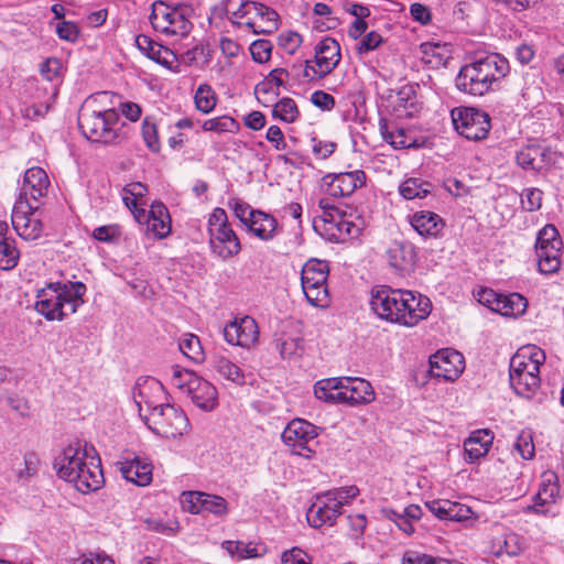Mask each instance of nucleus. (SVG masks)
Segmentation results:
<instances>
[{
    "mask_svg": "<svg viewBox=\"0 0 564 564\" xmlns=\"http://www.w3.org/2000/svg\"><path fill=\"white\" fill-rule=\"evenodd\" d=\"M370 305L379 318L405 327L416 326L427 318L432 311V303L427 296L386 285L371 291Z\"/></svg>",
    "mask_w": 564,
    "mask_h": 564,
    "instance_id": "obj_1",
    "label": "nucleus"
},
{
    "mask_svg": "<svg viewBox=\"0 0 564 564\" xmlns=\"http://www.w3.org/2000/svg\"><path fill=\"white\" fill-rule=\"evenodd\" d=\"M57 476L74 484L75 488L88 494L105 484L100 458L93 446L76 441L67 445L54 459Z\"/></svg>",
    "mask_w": 564,
    "mask_h": 564,
    "instance_id": "obj_2",
    "label": "nucleus"
},
{
    "mask_svg": "<svg viewBox=\"0 0 564 564\" xmlns=\"http://www.w3.org/2000/svg\"><path fill=\"white\" fill-rule=\"evenodd\" d=\"M510 72L509 61L498 53L477 56L460 67L456 88L470 96H484L497 87Z\"/></svg>",
    "mask_w": 564,
    "mask_h": 564,
    "instance_id": "obj_3",
    "label": "nucleus"
},
{
    "mask_svg": "<svg viewBox=\"0 0 564 564\" xmlns=\"http://www.w3.org/2000/svg\"><path fill=\"white\" fill-rule=\"evenodd\" d=\"M86 290V285L79 281L50 283L37 292L35 310L47 321H63L84 304Z\"/></svg>",
    "mask_w": 564,
    "mask_h": 564,
    "instance_id": "obj_4",
    "label": "nucleus"
},
{
    "mask_svg": "<svg viewBox=\"0 0 564 564\" xmlns=\"http://www.w3.org/2000/svg\"><path fill=\"white\" fill-rule=\"evenodd\" d=\"M544 351L534 346L520 348L510 360V384L517 394L529 398L540 387V367Z\"/></svg>",
    "mask_w": 564,
    "mask_h": 564,
    "instance_id": "obj_5",
    "label": "nucleus"
},
{
    "mask_svg": "<svg viewBox=\"0 0 564 564\" xmlns=\"http://www.w3.org/2000/svg\"><path fill=\"white\" fill-rule=\"evenodd\" d=\"M359 495L356 486L339 487L315 497L306 512V519L311 527H332L341 514V509Z\"/></svg>",
    "mask_w": 564,
    "mask_h": 564,
    "instance_id": "obj_6",
    "label": "nucleus"
},
{
    "mask_svg": "<svg viewBox=\"0 0 564 564\" xmlns=\"http://www.w3.org/2000/svg\"><path fill=\"white\" fill-rule=\"evenodd\" d=\"M539 271L553 274L561 268L562 240L553 225H545L538 234L535 243Z\"/></svg>",
    "mask_w": 564,
    "mask_h": 564,
    "instance_id": "obj_7",
    "label": "nucleus"
},
{
    "mask_svg": "<svg viewBox=\"0 0 564 564\" xmlns=\"http://www.w3.org/2000/svg\"><path fill=\"white\" fill-rule=\"evenodd\" d=\"M455 130L467 140L479 141L487 137L490 130V117L480 109L459 107L452 110Z\"/></svg>",
    "mask_w": 564,
    "mask_h": 564,
    "instance_id": "obj_8",
    "label": "nucleus"
},
{
    "mask_svg": "<svg viewBox=\"0 0 564 564\" xmlns=\"http://www.w3.org/2000/svg\"><path fill=\"white\" fill-rule=\"evenodd\" d=\"M341 58L340 45L333 37H324L315 46V65L311 61H305L303 76L307 80H314L330 74L339 64Z\"/></svg>",
    "mask_w": 564,
    "mask_h": 564,
    "instance_id": "obj_9",
    "label": "nucleus"
},
{
    "mask_svg": "<svg viewBox=\"0 0 564 564\" xmlns=\"http://www.w3.org/2000/svg\"><path fill=\"white\" fill-rule=\"evenodd\" d=\"M144 422L154 433L167 438L183 435L188 427L185 413L171 404L161 405L152 416L144 415Z\"/></svg>",
    "mask_w": 564,
    "mask_h": 564,
    "instance_id": "obj_10",
    "label": "nucleus"
},
{
    "mask_svg": "<svg viewBox=\"0 0 564 564\" xmlns=\"http://www.w3.org/2000/svg\"><path fill=\"white\" fill-rule=\"evenodd\" d=\"M317 427L303 419L292 420L282 432V441L299 456L310 457L315 452Z\"/></svg>",
    "mask_w": 564,
    "mask_h": 564,
    "instance_id": "obj_11",
    "label": "nucleus"
},
{
    "mask_svg": "<svg viewBox=\"0 0 564 564\" xmlns=\"http://www.w3.org/2000/svg\"><path fill=\"white\" fill-rule=\"evenodd\" d=\"M11 221L17 234L24 240H36L43 231V224L40 218L37 206H33L30 200L17 198Z\"/></svg>",
    "mask_w": 564,
    "mask_h": 564,
    "instance_id": "obj_12",
    "label": "nucleus"
},
{
    "mask_svg": "<svg viewBox=\"0 0 564 564\" xmlns=\"http://www.w3.org/2000/svg\"><path fill=\"white\" fill-rule=\"evenodd\" d=\"M150 21L155 30L165 34L184 36L189 32L191 23L183 13L163 2L153 4Z\"/></svg>",
    "mask_w": 564,
    "mask_h": 564,
    "instance_id": "obj_13",
    "label": "nucleus"
},
{
    "mask_svg": "<svg viewBox=\"0 0 564 564\" xmlns=\"http://www.w3.org/2000/svg\"><path fill=\"white\" fill-rule=\"evenodd\" d=\"M214 223L219 224L214 239V253L223 260L234 258L241 251V243L227 223V214L223 208H214Z\"/></svg>",
    "mask_w": 564,
    "mask_h": 564,
    "instance_id": "obj_14",
    "label": "nucleus"
},
{
    "mask_svg": "<svg viewBox=\"0 0 564 564\" xmlns=\"http://www.w3.org/2000/svg\"><path fill=\"white\" fill-rule=\"evenodd\" d=\"M102 124H117V111L115 109L97 110L86 105L79 112L78 126L83 134L93 142H98L102 135Z\"/></svg>",
    "mask_w": 564,
    "mask_h": 564,
    "instance_id": "obj_15",
    "label": "nucleus"
},
{
    "mask_svg": "<svg viewBox=\"0 0 564 564\" xmlns=\"http://www.w3.org/2000/svg\"><path fill=\"white\" fill-rule=\"evenodd\" d=\"M223 335L229 345L250 348L258 341L259 328L256 319L247 315L226 324Z\"/></svg>",
    "mask_w": 564,
    "mask_h": 564,
    "instance_id": "obj_16",
    "label": "nucleus"
},
{
    "mask_svg": "<svg viewBox=\"0 0 564 564\" xmlns=\"http://www.w3.org/2000/svg\"><path fill=\"white\" fill-rule=\"evenodd\" d=\"M431 373L434 377L453 381L465 368L463 355L454 349H443L430 358Z\"/></svg>",
    "mask_w": 564,
    "mask_h": 564,
    "instance_id": "obj_17",
    "label": "nucleus"
},
{
    "mask_svg": "<svg viewBox=\"0 0 564 564\" xmlns=\"http://www.w3.org/2000/svg\"><path fill=\"white\" fill-rule=\"evenodd\" d=\"M133 217L139 224H145L148 230L158 239H163L171 232L169 210L162 203H153L150 210H133Z\"/></svg>",
    "mask_w": 564,
    "mask_h": 564,
    "instance_id": "obj_18",
    "label": "nucleus"
},
{
    "mask_svg": "<svg viewBox=\"0 0 564 564\" xmlns=\"http://www.w3.org/2000/svg\"><path fill=\"white\" fill-rule=\"evenodd\" d=\"M366 174L361 170L327 174L323 177V186L328 195L333 197H346L365 184Z\"/></svg>",
    "mask_w": 564,
    "mask_h": 564,
    "instance_id": "obj_19",
    "label": "nucleus"
},
{
    "mask_svg": "<svg viewBox=\"0 0 564 564\" xmlns=\"http://www.w3.org/2000/svg\"><path fill=\"white\" fill-rule=\"evenodd\" d=\"M516 161L524 170L540 172L556 162V152L546 147L530 144L517 152Z\"/></svg>",
    "mask_w": 564,
    "mask_h": 564,
    "instance_id": "obj_20",
    "label": "nucleus"
},
{
    "mask_svg": "<svg viewBox=\"0 0 564 564\" xmlns=\"http://www.w3.org/2000/svg\"><path fill=\"white\" fill-rule=\"evenodd\" d=\"M280 15L278 12L261 3L254 1L251 7V15L243 21V28L250 30L253 34H270L278 30Z\"/></svg>",
    "mask_w": 564,
    "mask_h": 564,
    "instance_id": "obj_21",
    "label": "nucleus"
},
{
    "mask_svg": "<svg viewBox=\"0 0 564 564\" xmlns=\"http://www.w3.org/2000/svg\"><path fill=\"white\" fill-rule=\"evenodd\" d=\"M387 260L399 274H408L414 270L416 252L408 241H393L387 250Z\"/></svg>",
    "mask_w": 564,
    "mask_h": 564,
    "instance_id": "obj_22",
    "label": "nucleus"
},
{
    "mask_svg": "<svg viewBox=\"0 0 564 564\" xmlns=\"http://www.w3.org/2000/svg\"><path fill=\"white\" fill-rule=\"evenodd\" d=\"M116 465L121 476L137 486H147L152 480V465L145 458L134 456L120 460Z\"/></svg>",
    "mask_w": 564,
    "mask_h": 564,
    "instance_id": "obj_23",
    "label": "nucleus"
},
{
    "mask_svg": "<svg viewBox=\"0 0 564 564\" xmlns=\"http://www.w3.org/2000/svg\"><path fill=\"white\" fill-rule=\"evenodd\" d=\"M162 384L154 379H138L133 388V400L139 409L141 419L144 421V415L152 416V412L161 409L162 403H156L150 392L161 391Z\"/></svg>",
    "mask_w": 564,
    "mask_h": 564,
    "instance_id": "obj_24",
    "label": "nucleus"
},
{
    "mask_svg": "<svg viewBox=\"0 0 564 564\" xmlns=\"http://www.w3.org/2000/svg\"><path fill=\"white\" fill-rule=\"evenodd\" d=\"M343 403L367 404L375 400L371 384L361 378H343Z\"/></svg>",
    "mask_w": 564,
    "mask_h": 564,
    "instance_id": "obj_25",
    "label": "nucleus"
},
{
    "mask_svg": "<svg viewBox=\"0 0 564 564\" xmlns=\"http://www.w3.org/2000/svg\"><path fill=\"white\" fill-rule=\"evenodd\" d=\"M248 231L262 241L273 240L282 230L274 216L262 210L250 214Z\"/></svg>",
    "mask_w": 564,
    "mask_h": 564,
    "instance_id": "obj_26",
    "label": "nucleus"
},
{
    "mask_svg": "<svg viewBox=\"0 0 564 564\" xmlns=\"http://www.w3.org/2000/svg\"><path fill=\"white\" fill-rule=\"evenodd\" d=\"M381 513L383 518L392 521L406 535L415 532L414 522L421 520L423 516L422 508L419 505H409L402 511L383 508Z\"/></svg>",
    "mask_w": 564,
    "mask_h": 564,
    "instance_id": "obj_27",
    "label": "nucleus"
},
{
    "mask_svg": "<svg viewBox=\"0 0 564 564\" xmlns=\"http://www.w3.org/2000/svg\"><path fill=\"white\" fill-rule=\"evenodd\" d=\"M48 183V177L43 169L31 167L24 173L23 186L18 198L24 197L29 200V197H31L37 200L46 194Z\"/></svg>",
    "mask_w": 564,
    "mask_h": 564,
    "instance_id": "obj_28",
    "label": "nucleus"
},
{
    "mask_svg": "<svg viewBox=\"0 0 564 564\" xmlns=\"http://www.w3.org/2000/svg\"><path fill=\"white\" fill-rule=\"evenodd\" d=\"M410 224L420 236L425 238L438 237L445 226L442 217L430 210L414 213L410 217Z\"/></svg>",
    "mask_w": 564,
    "mask_h": 564,
    "instance_id": "obj_29",
    "label": "nucleus"
},
{
    "mask_svg": "<svg viewBox=\"0 0 564 564\" xmlns=\"http://www.w3.org/2000/svg\"><path fill=\"white\" fill-rule=\"evenodd\" d=\"M319 207L323 209V220L336 228L339 236L356 237L358 235L359 227L348 220L339 208L328 205L324 199L319 200Z\"/></svg>",
    "mask_w": 564,
    "mask_h": 564,
    "instance_id": "obj_30",
    "label": "nucleus"
},
{
    "mask_svg": "<svg viewBox=\"0 0 564 564\" xmlns=\"http://www.w3.org/2000/svg\"><path fill=\"white\" fill-rule=\"evenodd\" d=\"M253 3L254 1L224 0L214 7V17L227 18L231 23L243 26V21L241 20L250 18Z\"/></svg>",
    "mask_w": 564,
    "mask_h": 564,
    "instance_id": "obj_31",
    "label": "nucleus"
},
{
    "mask_svg": "<svg viewBox=\"0 0 564 564\" xmlns=\"http://www.w3.org/2000/svg\"><path fill=\"white\" fill-rule=\"evenodd\" d=\"M421 61L432 69L445 67L452 58V52L445 43L425 42L420 45Z\"/></svg>",
    "mask_w": 564,
    "mask_h": 564,
    "instance_id": "obj_32",
    "label": "nucleus"
},
{
    "mask_svg": "<svg viewBox=\"0 0 564 564\" xmlns=\"http://www.w3.org/2000/svg\"><path fill=\"white\" fill-rule=\"evenodd\" d=\"M494 441V434L489 430H477L471 432L464 442V451L467 459L474 462L485 456Z\"/></svg>",
    "mask_w": 564,
    "mask_h": 564,
    "instance_id": "obj_33",
    "label": "nucleus"
},
{
    "mask_svg": "<svg viewBox=\"0 0 564 564\" xmlns=\"http://www.w3.org/2000/svg\"><path fill=\"white\" fill-rule=\"evenodd\" d=\"M380 132L386 142L393 149L401 150L414 147L415 140L403 128L386 120H380Z\"/></svg>",
    "mask_w": 564,
    "mask_h": 564,
    "instance_id": "obj_34",
    "label": "nucleus"
},
{
    "mask_svg": "<svg viewBox=\"0 0 564 564\" xmlns=\"http://www.w3.org/2000/svg\"><path fill=\"white\" fill-rule=\"evenodd\" d=\"M8 225L0 221V269L10 270L18 264L19 251L15 241L7 237Z\"/></svg>",
    "mask_w": 564,
    "mask_h": 564,
    "instance_id": "obj_35",
    "label": "nucleus"
},
{
    "mask_svg": "<svg viewBox=\"0 0 564 564\" xmlns=\"http://www.w3.org/2000/svg\"><path fill=\"white\" fill-rule=\"evenodd\" d=\"M135 45L148 58L162 65L169 64V56L173 55L167 47L154 42L151 37L144 34L135 36Z\"/></svg>",
    "mask_w": 564,
    "mask_h": 564,
    "instance_id": "obj_36",
    "label": "nucleus"
},
{
    "mask_svg": "<svg viewBox=\"0 0 564 564\" xmlns=\"http://www.w3.org/2000/svg\"><path fill=\"white\" fill-rule=\"evenodd\" d=\"M210 383L198 377L196 373L189 384L187 394L191 397L193 403L200 410L208 412L212 410V392Z\"/></svg>",
    "mask_w": 564,
    "mask_h": 564,
    "instance_id": "obj_37",
    "label": "nucleus"
},
{
    "mask_svg": "<svg viewBox=\"0 0 564 564\" xmlns=\"http://www.w3.org/2000/svg\"><path fill=\"white\" fill-rule=\"evenodd\" d=\"M314 394L318 400L343 403V378H328L314 384Z\"/></svg>",
    "mask_w": 564,
    "mask_h": 564,
    "instance_id": "obj_38",
    "label": "nucleus"
},
{
    "mask_svg": "<svg viewBox=\"0 0 564 564\" xmlns=\"http://www.w3.org/2000/svg\"><path fill=\"white\" fill-rule=\"evenodd\" d=\"M558 494L560 488L556 474L553 471L543 473L539 491L535 495V507H543L555 502Z\"/></svg>",
    "mask_w": 564,
    "mask_h": 564,
    "instance_id": "obj_39",
    "label": "nucleus"
},
{
    "mask_svg": "<svg viewBox=\"0 0 564 564\" xmlns=\"http://www.w3.org/2000/svg\"><path fill=\"white\" fill-rule=\"evenodd\" d=\"M326 282L327 281H312L302 284L303 293L311 305L319 308L329 306L330 299Z\"/></svg>",
    "mask_w": 564,
    "mask_h": 564,
    "instance_id": "obj_40",
    "label": "nucleus"
},
{
    "mask_svg": "<svg viewBox=\"0 0 564 564\" xmlns=\"http://www.w3.org/2000/svg\"><path fill=\"white\" fill-rule=\"evenodd\" d=\"M181 506L186 512L194 514L212 511L209 495L202 491H185L181 495Z\"/></svg>",
    "mask_w": 564,
    "mask_h": 564,
    "instance_id": "obj_41",
    "label": "nucleus"
},
{
    "mask_svg": "<svg viewBox=\"0 0 564 564\" xmlns=\"http://www.w3.org/2000/svg\"><path fill=\"white\" fill-rule=\"evenodd\" d=\"M527 306V299L519 293L501 294L499 304H496L497 313L503 316L522 315Z\"/></svg>",
    "mask_w": 564,
    "mask_h": 564,
    "instance_id": "obj_42",
    "label": "nucleus"
},
{
    "mask_svg": "<svg viewBox=\"0 0 564 564\" xmlns=\"http://www.w3.org/2000/svg\"><path fill=\"white\" fill-rule=\"evenodd\" d=\"M491 551L496 556H501L503 554L509 556L518 555L521 551L519 536L512 532L496 536L492 540Z\"/></svg>",
    "mask_w": 564,
    "mask_h": 564,
    "instance_id": "obj_43",
    "label": "nucleus"
},
{
    "mask_svg": "<svg viewBox=\"0 0 564 564\" xmlns=\"http://www.w3.org/2000/svg\"><path fill=\"white\" fill-rule=\"evenodd\" d=\"M180 351L193 362L199 364L205 359V352L199 338L194 334H185L178 339Z\"/></svg>",
    "mask_w": 564,
    "mask_h": 564,
    "instance_id": "obj_44",
    "label": "nucleus"
},
{
    "mask_svg": "<svg viewBox=\"0 0 564 564\" xmlns=\"http://www.w3.org/2000/svg\"><path fill=\"white\" fill-rule=\"evenodd\" d=\"M147 192V186L140 182L130 183L123 188L122 200L132 214L133 210L143 209L140 206L145 205L143 198Z\"/></svg>",
    "mask_w": 564,
    "mask_h": 564,
    "instance_id": "obj_45",
    "label": "nucleus"
},
{
    "mask_svg": "<svg viewBox=\"0 0 564 564\" xmlns=\"http://www.w3.org/2000/svg\"><path fill=\"white\" fill-rule=\"evenodd\" d=\"M328 273L329 269L327 262L316 259L308 260L301 272V284L312 281H327Z\"/></svg>",
    "mask_w": 564,
    "mask_h": 564,
    "instance_id": "obj_46",
    "label": "nucleus"
},
{
    "mask_svg": "<svg viewBox=\"0 0 564 564\" xmlns=\"http://www.w3.org/2000/svg\"><path fill=\"white\" fill-rule=\"evenodd\" d=\"M431 183L422 182L419 178H409L399 187L400 194L405 199L424 198L431 193Z\"/></svg>",
    "mask_w": 564,
    "mask_h": 564,
    "instance_id": "obj_47",
    "label": "nucleus"
},
{
    "mask_svg": "<svg viewBox=\"0 0 564 564\" xmlns=\"http://www.w3.org/2000/svg\"><path fill=\"white\" fill-rule=\"evenodd\" d=\"M275 347L282 358H292L303 351V339L297 336L281 335L275 339Z\"/></svg>",
    "mask_w": 564,
    "mask_h": 564,
    "instance_id": "obj_48",
    "label": "nucleus"
},
{
    "mask_svg": "<svg viewBox=\"0 0 564 564\" xmlns=\"http://www.w3.org/2000/svg\"><path fill=\"white\" fill-rule=\"evenodd\" d=\"M273 116L284 122H294L299 116L295 101L292 98H282L273 108Z\"/></svg>",
    "mask_w": 564,
    "mask_h": 564,
    "instance_id": "obj_49",
    "label": "nucleus"
},
{
    "mask_svg": "<svg viewBox=\"0 0 564 564\" xmlns=\"http://www.w3.org/2000/svg\"><path fill=\"white\" fill-rule=\"evenodd\" d=\"M123 123L120 121L119 113L117 112V124H102V135L98 142L104 144H118L126 139L123 132Z\"/></svg>",
    "mask_w": 564,
    "mask_h": 564,
    "instance_id": "obj_50",
    "label": "nucleus"
},
{
    "mask_svg": "<svg viewBox=\"0 0 564 564\" xmlns=\"http://www.w3.org/2000/svg\"><path fill=\"white\" fill-rule=\"evenodd\" d=\"M513 449L523 458L531 459L534 456L535 448L533 444L532 433L530 431H521L513 444Z\"/></svg>",
    "mask_w": 564,
    "mask_h": 564,
    "instance_id": "obj_51",
    "label": "nucleus"
},
{
    "mask_svg": "<svg viewBox=\"0 0 564 564\" xmlns=\"http://www.w3.org/2000/svg\"><path fill=\"white\" fill-rule=\"evenodd\" d=\"M194 375L195 372L174 365L170 368V382L173 387L187 392Z\"/></svg>",
    "mask_w": 564,
    "mask_h": 564,
    "instance_id": "obj_52",
    "label": "nucleus"
},
{
    "mask_svg": "<svg viewBox=\"0 0 564 564\" xmlns=\"http://www.w3.org/2000/svg\"><path fill=\"white\" fill-rule=\"evenodd\" d=\"M142 137L145 142V145L152 152H159L161 149V144L159 141L158 129L156 126L150 121L149 118H145L142 123Z\"/></svg>",
    "mask_w": 564,
    "mask_h": 564,
    "instance_id": "obj_53",
    "label": "nucleus"
},
{
    "mask_svg": "<svg viewBox=\"0 0 564 564\" xmlns=\"http://www.w3.org/2000/svg\"><path fill=\"white\" fill-rule=\"evenodd\" d=\"M250 54L257 63H265L270 59L272 44L268 40H256L250 45Z\"/></svg>",
    "mask_w": 564,
    "mask_h": 564,
    "instance_id": "obj_54",
    "label": "nucleus"
},
{
    "mask_svg": "<svg viewBox=\"0 0 564 564\" xmlns=\"http://www.w3.org/2000/svg\"><path fill=\"white\" fill-rule=\"evenodd\" d=\"M121 236L118 225H106L94 229L91 237L100 242H117Z\"/></svg>",
    "mask_w": 564,
    "mask_h": 564,
    "instance_id": "obj_55",
    "label": "nucleus"
},
{
    "mask_svg": "<svg viewBox=\"0 0 564 564\" xmlns=\"http://www.w3.org/2000/svg\"><path fill=\"white\" fill-rule=\"evenodd\" d=\"M543 192L539 188L531 187L524 189L521 196V205L528 212H535L541 208Z\"/></svg>",
    "mask_w": 564,
    "mask_h": 564,
    "instance_id": "obj_56",
    "label": "nucleus"
},
{
    "mask_svg": "<svg viewBox=\"0 0 564 564\" xmlns=\"http://www.w3.org/2000/svg\"><path fill=\"white\" fill-rule=\"evenodd\" d=\"M217 371L226 379L236 382V383H243V375L241 373V370L238 366L235 364L226 360L220 359L217 362Z\"/></svg>",
    "mask_w": 564,
    "mask_h": 564,
    "instance_id": "obj_57",
    "label": "nucleus"
},
{
    "mask_svg": "<svg viewBox=\"0 0 564 564\" xmlns=\"http://www.w3.org/2000/svg\"><path fill=\"white\" fill-rule=\"evenodd\" d=\"M194 99L197 110L203 113L212 111V88L208 84H202L197 88Z\"/></svg>",
    "mask_w": 564,
    "mask_h": 564,
    "instance_id": "obj_58",
    "label": "nucleus"
},
{
    "mask_svg": "<svg viewBox=\"0 0 564 564\" xmlns=\"http://www.w3.org/2000/svg\"><path fill=\"white\" fill-rule=\"evenodd\" d=\"M302 44V36L293 31H285L279 35V46L286 53L294 54Z\"/></svg>",
    "mask_w": 564,
    "mask_h": 564,
    "instance_id": "obj_59",
    "label": "nucleus"
},
{
    "mask_svg": "<svg viewBox=\"0 0 564 564\" xmlns=\"http://www.w3.org/2000/svg\"><path fill=\"white\" fill-rule=\"evenodd\" d=\"M449 508L448 511V520L449 521H456V522H463L466 520H469L473 518L474 512L473 510L467 507L466 505H463L460 502L451 501V503H445Z\"/></svg>",
    "mask_w": 564,
    "mask_h": 564,
    "instance_id": "obj_60",
    "label": "nucleus"
},
{
    "mask_svg": "<svg viewBox=\"0 0 564 564\" xmlns=\"http://www.w3.org/2000/svg\"><path fill=\"white\" fill-rule=\"evenodd\" d=\"M144 523L147 530L165 535H174L178 529L176 521L163 522L160 519H147Z\"/></svg>",
    "mask_w": 564,
    "mask_h": 564,
    "instance_id": "obj_61",
    "label": "nucleus"
},
{
    "mask_svg": "<svg viewBox=\"0 0 564 564\" xmlns=\"http://www.w3.org/2000/svg\"><path fill=\"white\" fill-rule=\"evenodd\" d=\"M383 39L381 34H379L376 31H371L367 33L358 43L357 45V52L358 54L362 55L370 51L376 50L379 47V45L382 43Z\"/></svg>",
    "mask_w": 564,
    "mask_h": 564,
    "instance_id": "obj_62",
    "label": "nucleus"
},
{
    "mask_svg": "<svg viewBox=\"0 0 564 564\" xmlns=\"http://www.w3.org/2000/svg\"><path fill=\"white\" fill-rule=\"evenodd\" d=\"M282 564H311L310 555L300 547H292L282 554Z\"/></svg>",
    "mask_w": 564,
    "mask_h": 564,
    "instance_id": "obj_63",
    "label": "nucleus"
},
{
    "mask_svg": "<svg viewBox=\"0 0 564 564\" xmlns=\"http://www.w3.org/2000/svg\"><path fill=\"white\" fill-rule=\"evenodd\" d=\"M56 32L59 39L68 42H75L79 36L78 26L70 21H62L58 23L56 26Z\"/></svg>",
    "mask_w": 564,
    "mask_h": 564,
    "instance_id": "obj_64",
    "label": "nucleus"
}]
</instances>
